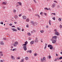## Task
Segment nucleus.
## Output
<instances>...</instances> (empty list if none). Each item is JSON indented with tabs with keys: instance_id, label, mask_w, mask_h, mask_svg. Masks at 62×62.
Returning a JSON list of instances; mask_svg holds the SVG:
<instances>
[{
	"instance_id": "nucleus-50",
	"label": "nucleus",
	"mask_w": 62,
	"mask_h": 62,
	"mask_svg": "<svg viewBox=\"0 0 62 62\" xmlns=\"http://www.w3.org/2000/svg\"><path fill=\"white\" fill-rule=\"evenodd\" d=\"M20 6V5H19V4H17L16 5V7H17V8L18 7V6Z\"/></svg>"
},
{
	"instance_id": "nucleus-53",
	"label": "nucleus",
	"mask_w": 62,
	"mask_h": 62,
	"mask_svg": "<svg viewBox=\"0 0 62 62\" xmlns=\"http://www.w3.org/2000/svg\"><path fill=\"white\" fill-rule=\"evenodd\" d=\"M3 39H4V40H6V38H4Z\"/></svg>"
},
{
	"instance_id": "nucleus-7",
	"label": "nucleus",
	"mask_w": 62,
	"mask_h": 62,
	"mask_svg": "<svg viewBox=\"0 0 62 62\" xmlns=\"http://www.w3.org/2000/svg\"><path fill=\"white\" fill-rule=\"evenodd\" d=\"M11 58L13 60H15V57L14 56L11 55Z\"/></svg>"
},
{
	"instance_id": "nucleus-24",
	"label": "nucleus",
	"mask_w": 62,
	"mask_h": 62,
	"mask_svg": "<svg viewBox=\"0 0 62 62\" xmlns=\"http://www.w3.org/2000/svg\"><path fill=\"white\" fill-rule=\"evenodd\" d=\"M29 52L30 53H31V52H32L31 51V50H30V51L28 50L27 51V53H29Z\"/></svg>"
},
{
	"instance_id": "nucleus-48",
	"label": "nucleus",
	"mask_w": 62,
	"mask_h": 62,
	"mask_svg": "<svg viewBox=\"0 0 62 62\" xmlns=\"http://www.w3.org/2000/svg\"><path fill=\"white\" fill-rule=\"evenodd\" d=\"M40 14L42 15L43 14V12H41L40 13Z\"/></svg>"
},
{
	"instance_id": "nucleus-57",
	"label": "nucleus",
	"mask_w": 62,
	"mask_h": 62,
	"mask_svg": "<svg viewBox=\"0 0 62 62\" xmlns=\"http://www.w3.org/2000/svg\"><path fill=\"white\" fill-rule=\"evenodd\" d=\"M14 23H15V24H17V22H14Z\"/></svg>"
},
{
	"instance_id": "nucleus-49",
	"label": "nucleus",
	"mask_w": 62,
	"mask_h": 62,
	"mask_svg": "<svg viewBox=\"0 0 62 62\" xmlns=\"http://www.w3.org/2000/svg\"><path fill=\"white\" fill-rule=\"evenodd\" d=\"M54 31H55V32H57V30H56V29L54 30Z\"/></svg>"
},
{
	"instance_id": "nucleus-41",
	"label": "nucleus",
	"mask_w": 62,
	"mask_h": 62,
	"mask_svg": "<svg viewBox=\"0 0 62 62\" xmlns=\"http://www.w3.org/2000/svg\"><path fill=\"white\" fill-rule=\"evenodd\" d=\"M26 26V27H27L28 28L29 27V26H28V24H27Z\"/></svg>"
},
{
	"instance_id": "nucleus-33",
	"label": "nucleus",
	"mask_w": 62,
	"mask_h": 62,
	"mask_svg": "<svg viewBox=\"0 0 62 62\" xmlns=\"http://www.w3.org/2000/svg\"><path fill=\"white\" fill-rule=\"evenodd\" d=\"M17 29L18 30H21V29L20 28L18 27L17 28Z\"/></svg>"
},
{
	"instance_id": "nucleus-4",
	"label": "nucleus",
	"mask_w": 62,
	"mask_h": 62,
	"mask_svg": "<svg viewBox=\"0 0 62 62\" xmlns=\"http://www.w3.org/2000/svg\"><path fill=\"white\" fill-rule=\"evenodd\" d=\"M54 34L55 35H57V36H59V35H60L59 33L57 31L55 32Z\"/></svg>"
},
{
	"instance_id": "nucleus-3",
	"label": "nucleus",
	"mask_w": 62,
	"mask_h": 62,
	"mask_svg": "<svg viewBox=\"0 0 62 62\" xmlns=\"http://www.w3.org/2000/svg\"><path fill=\"white\" fill-rule=\"evenodd\" d=\"M48 47H50V50H52L53 49V46L51 45H48Z\"/></svg>"
},
{
	"instance_id": "nucleus-64",
	"label": "nucleus",
	"mask_w": 62,
	"mask_h": 62,
	"mask_svg": "<svg viewBox=\"0 0 62 62\" xmlns=\"http://www.w3.org/2000/svg\"><path fill=\"white\" fill-rule=\"evenodd\" d=\"M0 62H3V60H0Z\"/></svg>"
},
{
	"instance_id": "nucleus-18",
	"label": "nucleus",
	"mask_w": 62,
	"mask_h": 62,
	"mask_svg": "<svg viewBox=\"0 0 62 62\" xmlns=\"http://www.w3.org/2000/svg\"><path fill=\"white\" fill-rule=\"evenodd\" d=\"M57 60H59V58H55L54 60V61H57Z\"/></svg>"
},
{
	"instance_id": "nucleus-39",
	"label": "nucleus",
	"mask_w": 62,
	"mask_h": 62,
	"mask_svg": "<svg viewBox=\"0 0 62 62\" xmlns=\"http://www.w3.org/2000/svg\"><path fill=\"white\" fill-rule=\"evenodd\" d=\"M62 59V57H60L59 58V59Z\"/></svg>"
},
{
	"instance_id": "nucleus-19",
	"label": "nucleus",
	"mask_w": 62,
	"mask_h": 62,
	"mask_svg": "<svg viewBox=\"0 0 62 62\" xmlns=\"http://www.w3.org/2000/svg\"><path fill=\"white\" fill-rule=\"evenodd\" d=\"M35 16H38L39 18H40V16H39V15H38V14H35Z\"/></svg>"
},
{
	"instance_id": "nucleus-32",
	"label": "nucleus",
	"mask_w": 62,
	"mask_h": 62,
	"mask_svg": "<svg viewBox=\"0 0 62 62\" xmlns=\"http://www.w3.org/2000/svg\"><path fill=\"white\" fill-rule=\"evenodd\" d=\"M34 55V56H36L37 55H38V54H37L36 53H35Z\"/></svg>"
},
{
	"instance_id": "nucleus-44",
	"label": "nucleus",
	"mask_w": 62,
	"mask_h": 62,
	"mask_svg": "<svg viewBox=\"0 0 62 62\" xmlns=\"http://www.w3.org/2000/svg\"><path fill=\"white\" fill-rule=\"evenodd\" d=\"M34 2L35 3H37V1H36V0H33Z\"/></svg>"
},
{
	"instance_id": "nucleus-10",
	"label": "nucleus",
	"mask_w": 62,
	"mask_h": 62,
	"mask_svg": "<svg viewBox=\"0 0 62 62\" xmlns=\"http://www.w3.org/2000/svg\"><path fill=\"white\" fill-rule=\"evenodd\" d=\"M14 18L15 19H18V16L17 15H16L14 16Z\"/></svg>"
},
{
	"instance_id": "nucleus-43",
	"label": "nucleus",
	"mask_w": 62,
	"mask_h": 62,
	"mask_svg": "<svg viewBox=\"0 0 62 62\" xmlns=\"http://www.w3.org/2000/svg\"><path fill=\"white\" fill-rule=\"evenodd\" d=\"M17 59H20V57H18L16 58Z\"/></svg>"
},
{
	"instance_id": "nucleus-5",
	"label": "nucleus",
	"mask_w": 62,
	"mask_h": 62,
	"mask_svg": "<svg viewBox=\"0 0 62 62\" xmlns=\"http://www.w3.org/2000/svg\"><path fill=\"white\" fill-rule=\"evenodd\" d=\"M23 49L24 51H26L27 50V47H26V46H24L23 47Z\"/></svg>"
},
{
	"instance_id": "nucleus-56",
	"label": "nucleus",
	"mask_w": 62,
	"mask_h": 62,
	"mask_svg": "<svg viewBox=\"0 0 62 62\" xmlns=\"http://www.w3.org/2000/svg\"><path fill=\"white\" fill-rule=\"evenodd\" d=\"M2 54V52H0V54Z\"/></svg>"
},
{
	"instance_id": "nucleus-28",
	"label": "nucleus",
	"mask_w": 62,
	"mask_h": 62,
	"mask_svg": "<svg viewBox=\"0 0 62 62\" xmlns=\"http://www.w3.org/2000/svg\"><path fill=\"white\" fill-rule=\"evenodd\" d=\"M60 28H62V25H60Z\"/></svg>"
},
{
	"instance_id": "nucleus-38",
	"label": "nucleus",
	"mask_w": 62,
	"mask_h": 62,
	"mask_svg": "<svg viewBox=\"0 0 62 62\" xmlns=\"http://www.w3.org/2000/svg\"><path fill=\"white\" fill-rule=\"evenodd\" d=\"M31 39H32L31 37H29L28 38L29 40H31Z\"/></svg>"
},
{
	"instance_id": "nucleus-6",
	"label": "nucleus",
	"mask_w": 62,
	"mask_h": 62,
	"mask_svg": "<svg viewBox=\"0 0 62 62\" xmlns=\"http://www.w3.org/2000/svg\"><path fill=\"white\" fill-rule=\"evenodd\" d=\"M38 41L39 40H38V39L37 37L35 38V42H38Z\"/></svg>"
},
{
	"instance_id": "nucleus-30",
	"label": "nucleus",
	"mask_w": 62,
	"mask_h": 62,
	"mask_svg": "<svg viewBox=\"0 0 62 62\" xmlns=\"http://www.w3.org/2000/svg\"><path fill=\"white\" fill-rule=\"evenodd\" d=\"M14 47H17V45L16 44H14Z\"/></svg>"
},
{
	"instance_id": "nucleus-31",
	"label": "nucleus",
	"mask_w": 62,
	"mask_h": 62,
	"mask_svg": "<svg viewBox=\"0 0 62 62\" xmlns=\"http://www.w3.org/2000/svg\"><path fill=\"white\" fill-rule=\"evenodd\" d=\"M48 57L49 58V59H51V56L50 55H49L48 56Z\"/></svg>"
},
{
	"instance_id": "nucleus-37",
	"label": "nucleus",
	"mask_w": 62,
	"mask_h": 62,
	"mask_svg": "<svg viewBox=\"0 0 62 62\" xmlns=\"http://www.w3.org/2000/svg\"><path fill=\"white\" fill-rule=\"evenodd\" d=\"M53 14L54 15H55L56 14L55 13H52L51 15H52Z\"/></svg>"
},
{
	"instance_id": "nucleus-12",
	"label": "nucleus",
	"mask_w": 62,
	"mask_h": 62,
	"mask_svg": "<svg viewBox=\"0 0 62 62\" xmlns=\"http://www.w3.org/2000/svg\"><path fill=\"white\" fill-rule=\"evenodd\" d=\"M31 24L32 25H34V24H35V23L33 21H31Z\"/></svg>"
},
{
	"instance_id": "nucleus-17",
	"label": "nucleus",
	"mask_w": 62,
	"mask_h": 62,
	"mask_svg": "<svg viewBox=\"0 0 62 62\" xmlns=\"http://www.w3.org/2000/svg\"><path fill=\"white\" fill-rule=\"evenodd\" d=\"M25 59L26 60H28L29 59V58L27 57H26L25 58Z\"/></svg>"
},
{
	"instance_id": "nucleus-62",
	"label": "nucleus",
	"mask_w": 62,
	"mask_h": 62,
	"mask_svg": "<svg viewBox=\"0 0 62 62\" xmlns=\"http://www.w3.org/2000/svg\"><path fill=\"white\" fill-rule=\"evenodd\" d=\"M48 10H50V11H51V9L50 8H49L48 9Z\"/></svg>"
},
{
	"instance_id": "nucleus-42",
	"label": "nucleus",
	"mask_w": 62,
	"mask_h": 62,
	"mask_svg": "<svg viewBox=\"0 0 62 62\" xmlns=\"http://www.w3.org/2000/svg\"><path fill=\"white\" fill-rule=\"evenodd\" d=\"M53 19L54 20H55V17H53Z\"/></svg>"
},
{
	"instance_id": "nucleus-15",
	"label": "nucleus",
	"mask_w": 62,
	"mask_h": 62,
	"mask_svg": "<svg viewBox=\"0 0 62 62\" xmlns=\"http://www.w3.org/2000/svg\"><path fill=\"white\" fill-rule=\"evenodd\" d=\"M17 4H19V5L20 6H22V2H18L17 3Z\"/></svg>"
},
{
	"instance_id": "nucleus-2",
	"label": "nucleus",
	"mask_w": 62,
	"mask_h": 62,
	"mask_svg": "<svg viewBox=\"0 0 62 62\" xmlns=\"http://www.w3.org/2000/svg\"><path fill=\"white\" fill-rule=\"evenodd\" d=\"M57 38V36H54L52 37V39H51L50 40L51 41H52L53 39H55L56 40Z\"/></svg>"
},
{
	"instance_id": "nucleus-60",
	"label": "nucleus",
	"mask_w": 62,
	"mask_h": 62,
	"mask_svg": "<svg viewBox=\"0 0 62 62\" xmlns=\"http://www.w3.org/2000/svg\"><path fill=\"white\" fill-rule=\"evenodd\" d=\"M56 55L57 56H58V54H56Z\"/></svg>"
},
{
	"instance_id": "nucleus-14",
	"label": "nucleus",
	"mask_w": 62,
	"mask_h": 62,
	"mask_svg": "<svg viewBox=\"0 0 62 62\" xmlns=\"http://www.w3.org/2000/svg\"><path fill=\"white\" fill-rule=\"evenodd\" d=\"M2 4V5H7V3L6 2H3Z\"/></svg>"
},
{
	"instance_id": "nucleus-22",
	"label": "nucleus",
	"mask_w": 62,
	"mask_h": 62,
	"mask_svg": "<svg viewBox=\"0 0 62 62\" xmlns=\"http://www.w3.org/2000/svg\"><path fill=\"white\" fill-rule=\"evenodd\" d=\"M30 21L29 19V18H27L26 19V21L27 22H29Z\"/></svg>"
},
{
	"instance_id": "nucleus-52",
	"label": "nucleus",
	"mask_w": 62,
	"mask_h": 62,
	"mask_svg": "<svg viewBox=\"0 0 62 62\" xmlns=\"http://www.w3.org/2000/svg\"><path fill=\"white\" fill-rule=\"evenodd\" d=\"M44 14H45V16H46L47 15V14H46V13H44Z\"/></svg>"
},
{
	"instance_id": "nucleus-36",
	"label": "nucleus",
	"mask_w": 62,
	"mask_h": 62,
	"mask_svg": "<svg viewBox=\"0 0 62 62\" xmlns=\"http://www.w3.org/2000/svg\"><path fill=\"white\" fill-rule=\"evenodd\" d=\"M58 20L59 21H60V22L61 21V19L60 18H59V19Z\"/></svg>"
},
{
	"instance_id": "nucleus-23",
	"label": "nucleus",
	"mask_w": 62,
	"mask_h": 62,
	"mask_svg": "<svg viewBox=\"0 0 62 62\" xmlns=\"http://www.w3.org/2000/svg\"><path fill=\"white\" fill-rule=\"evenodd\" d=\"M4 42L3 41H1L0 42V44L1 45H4Z\"/></svg>"
},
{
	"instance_id": "nucleus-26",
	"label": "nucleus",
	"mask_w": 62,
	"mask_h": 62,
	"mask_svg": "<svg viewBox=\"0 0 62 62\" xmlns=\"http://www.w3.org/2000/svg\"><path fill=\"white\" fill-rule=\"evenodd\" d=\"M15 44H16V45H17V44H18V42H15Z\"/></svg>"
},
{
	"instance_id": "nucleus-54",
	"label": "nucleus",
	"mask_w": 62,
	"mask_h": 62,
	"mask_svg": "<svg viewBox=\"0 0 62 62\" xmlns=\"http://www.w3.org/2000/svg\"><path fill=\"white\" fill-rule=\"evenodd\" d=\"M46 28H48V27H49L48 26V25H47L46 26Z\"/></svg>"
},
{
	"instance_id": "nucleus-20",
	"label": "nucleus",
	"mask_w": 62,
	"mask_h": 62,
	"mask_svg": "<svg viewBox=\"0 0 62 62\" xmlns=\"http://www.w3.org/2000/svg\"><path fill=\"white\" fill-rule=\"evenodd\" d=\"M28 36H30L31 35V34L29 32H28L27 33Z\"/></svg>"
},
{
	"instance_id": "nucleus-34",
	"label": "nucleus",
	"mask_w": 62,
	"mask_h": 62,
	"mask_svg": "<svg viewBox=\"0 0 62 62\" xmlns=\"http://www.w3.org/2000/svg\"><path fill=\"white\" fill-rule=\"evenodd\" d=\"M22 14H21L18 15V16H19V17H21V16H22Z\"/></svg>"
},
{
	"instance_id": "nucleus-45",
	"label": "nucleus",
	"mask_w": 62,
	"mask_h": 62,
	"mask_svg": "<svg viewBox=\"0 0 62 62\" xmlns=\"http://www.w3.org/2000/svg\"><path fill=\"white\" fill-rule=\"evenodd\" d=\"M0 23L1 24H3V22H0Z\"/></svg>"
},
{
	"instance_id": "nucleus-55",
	"label": "nucleus",
	"mask_w": 62,
	"mask_h": 62,
	"mask_svg": "<svg viewBox=\"0 0 62 62\" xmlns=\"http://www.w3.org/2000/svg\"><path fill=\"white\" fill-rule=\"evenodd\" d=\"M46 47H47V46H45L44 48L45 49H46Z\"/></svg>"
},
{
	"instance_id": "nucleus-13",
	"label": "nucleus",
	"mask_w": 62,
	"mask_h": 62,
	"mask_svg": "<svg viewBox=\"0 0 62 62\" xmlns=\"http://www.w3.org/2000/svg\"><path fill=\"white\" fill-rule=\"evenodd\" d=\"M22 17L23 20H25L26 19V17L25 16H22Z\"/></svg>"
},
{
	"instance_id": "nucleus-46",
	"label": "nucleus",
	"mask_w": 62,
	"mask_h": 62,
	"mask_svg": "<svg viewBox=\"0 0 62 62\" xmlns=\"http://www.w3.org/2000/svg\"><path fill=\"white\" fill-rule=\"evenodd\" d=\"M45 9H46L47 10H49V9H48L47 8H45Z\"/></svg>"
},
{
	"instance_id": "nucleus-61",
	"label": "nucleus",
	"mask_w": 62,
	"mask_h": 62,
	"mask_svg": "<svg viewBox=\"0 0 62 62\" xmlns=\"http://www.w3.org/2000/svg\"><path fill=\"white\" fill-rule=\"evenodd\" d=\"M11 48H12V49H13V46H12L11 47Z\"/></svg>"
},
{
	"instance_id": "nucleus-27",
	"label": "nucleus",
	"mask_w": 62,
	"mask_h": 62,
	"mask_svg": "<svg viewBox=\"0 0 62 62\" xmlns=\"http://www.w3.org/2000/svg\"><path fill=\"white\" fill-rule=\"evenodd\" d=\"M24 60V59H22L21 61L20 62H23Z\"/></svg>"
},
{
	"instance_id": "nucleus-40",
	"label": "nucleus",
	"mask_w": 62,
	"mask_h": 62,
	"mask_svg": "<svg viewBox=\"0 0 62 62\" xmlns=\"http://www.w3.org/2000/svg\"><path fill=\"white\" fill-rule=\"evenodd\" d=\"M40 32L41 33H43L44 32V31L43 30L40 31Z\"/></svg>"
},
{
	"instance_id": "nucleus-35",
	"label": "nucleus",
	"mask_w": 62,
	"mask_h": 62,
	"mask_svg": "<svg viewBox=\"0 0 62 62\" xmlns=\"http://www.w3.org/2000/svg\"><path fill=\"white\" fill-rule=\"evenodd\" d=\"M13 12H16V10L15 9H14L13 10Z\"/></svg>"
},
{
	"instance_id": "nucleus-1",
	"label": "nucleus",
	"mask_w": 62,
	"mask_h": 62,
	"mask_svg": "<svg viewBox=\"0 0 62 62\" xmlns=\"http://www.w3.org/2000/svg\"><path fill=\"white\" fill-rule=\"evenodd\" d=\"M46 59L45 57H44L43 58H41V62H43Z\"/></svg>"
},
{
	"instance_id": "nucleus-25",
	"label": "nucleus",
	"mask_w": 62,
	"mask_h": 62,
	"mask_svg": "<svg viewBox=\"0 0 62 62\" xmlns=\"http://www.w3.org/2000/svg\"><path fill=\"white\" fill-rule=\"evenodd\" d=\"M51 20H49V25H51Z\"/></svg>"
},
{
	"instance_id": "nucleus-9",
	"label": "nucleus",
	"mask_w": 62,
	"mask_h": 62,
	"mask_svg": "<svg viewBox=\"0 0 62 62\" xmlns=\"http://www.w3.org/2000/svg\"><path fill=\"white\" fill-rule=\"evenodd\" d=\"M52 42L54 44L56 42V40H54V39H52Z\"/></svg>"
},
{
	"instance_id": "nucleus-63",
	"label": "nucleus",
	"mask_w": 62,
	"mask_h": 62,
	"mask_svg": "<svg viewBox=\"0 0 62 62\" xmlns=\"http://www.w3.org/2000/svg\"><path fill=\"white\" fill-rule=\"evenodd\" d=\"M59 5H58V6H57V8H59Z\"/></svg>"
},
{
	"instance_id": "nucleus-21",
	"label": "nucleus",
	"mask_w": 62,
	"mask_h": 62,
	"mask_svg": "<svg viewBox=\"0 0 62 62\" xmlns=\"http://www.w3.org/2000/svg\"><path fill=\"white\" fill-rule=\"evenodd\" d=\"M56 5V4L54 3L52 4V7L54 8L55 7V5Z\"/></svg>"
},
{
	"instance_id": "nucleus-8",
	"label": "nucleus",
	"mask_w": 62,
	"mask_h": 62,
	"mask_svg": "<svg viewBox=\"0 0 62 62\" xmlns=\"http://www.w3.org/2000/svg\"><path fill=\"white\" fill-rule=\"evenodd\" d=\"M25 44H23V46H26V45H27V44H28V42L27 41H26V42H25Z\"/></svg>"
},
{
	"instance_id": "nucleus-59",
	"label": "nucleus",
	"mask_w": 62,
	"mask_h": 62,
	"mask_svg": "<svg viewBox=\"0 0 62 62\" xmlns=\"http://www.w3.org/2000/svg\"><path fill=\"white\" fill-rule=\"evenodd\" d=\"M5 29L6 30H8V28H5Z\"/></svg>"
},
{
	"instance_id": "nucleus-51",
	"label": "nucleus",
	"mask_w": 62,
	"mask_h": 62,
	"mask_svg": "<svg viewBox=\"0 0 62 62\" xmlns=\"http://www.w3.org/2000/svg\"><path fill=\"white\" fill-rule=\"evenodd\" d=\"M3 54H0V56H3Z\"/></svg>"
},
{
	"instance_id": "nucleus-16",
	"label": "nucleus",
	"mask_w": 62,
	"mask_h": 62,
	"mask_svg": "<svg viewBox=\"0 0 62 62\" xmlns=\"http://www.w3.org/2000/svg\"><path fill=\"white\" fill-rule=\"evenodd\" d=\"M34 41H32L30 42V44L31 45H32V44H34Z\"/></svg>"
},
{
	"instance_id": "nucleus-29",
	"label": "nucleus",
	"mask_w": 62,
	"mask_h": 62,
	"mask_svg": "<svg viewBox=\"0 0 62 62\" xmlns=\"http://www.w3.org/2000/svg\"><path fill=\"white\" fill-rule=\"evenodd\" d=\"M17 49H16H16H12V51H16Z\"/></svg>"
},
{
	"instance_id": "nucleus-11",
	"label": "nucleus",
	"mask_w": 62,
	"mask_h": 62,
	"mask_svg": "<svg viewBox=\"0 0 62 62\" xmlns=\"http://www.w3.org/2000/svg\"><path fill=\"white\" fill-rule=\"evenodd\" d=\"M12 30V31H17V30L16 29H14V28H12L11 29Z\"/></svg>"
},
{
	"instance_id": "nucleus-58",
	"label": "nucleus",
	"mask_w": 62,
	"mask_h": 62,
	"mask_svg": "<svg viewBox=\"0 0 62 62\" xmlns=\"http://www.w3.org/2000/svg\"><path fill=\"white\" fill-rule=\"evenodd\" d=\"M12 27H15L14 26H12Z\"/></svg>"
},
{
	"instance_id": "nucleus-47",
	"label": "nucleus",
	"mask_w": 62,
	"mask_h": 62,
	"mask_svg": "<svg viewBox=\"0 0 62 62\" xmlns=\"http://www.w3.org/2000/svg\"><path fill=\"white\" fill-rule=\"evenodd\" d=\"M10 26H12V23H10L9 24Z\"/></svg>"
}]
</instances>
